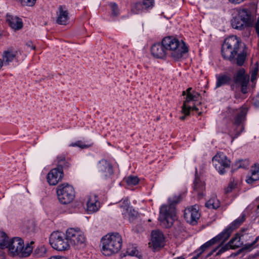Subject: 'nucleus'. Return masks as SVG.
Masks as SVG:
<instances>
[{"mask_svg":"<svg viewBox=\"0 0 259 259\" xmlns=\"http://www.w3.org/2000/svg\"><path fill=\"white\" fill-rule=\"evenodd\" d=\"M36 0H20L21 4L24 6L31 7L33 6Z\"/></svg>","mask_w":259,"mask_h":259,"instance_id":"39","label":"nucleus"},{"mask_svg":"<svg viewBox=\"0 0 259 259\" xmlns=\"http://www.w3.org/2000/svg\"><path fill=\"white\" fill-rule=\"evenodd\" d=\"M33 242L27 243L24 246L23 240L19 237H14L9 241L8 247L13 255H19L22 257H27L31 253Z\"/></svg>","mask_w":259,"mask_h":259,"instance_id":"6","label":"nucleus"},{"mask_svg":"<svg viewBox=\"0 0 259 259\" xmlns=\"http://www.w3.org/2000/svg\"><path fill=\"white\" fill-rule=\"evenodd\" d=\"M252 23L251 16L250 11L246 9L240 10L238 14L231 20V25L233 28L242 30L250 26Z\"/></svg>","mask_w":259,"mask_h":259,"instance_id":"7","label":"nucleus"},{"mask_svg":"<svg viewBox=\"0 0 259 259\" xmlns=\"http://www.w3.org/2000/svg\"><path fill=\"white\" fill-rule=\"evenodd\" d=\"M164 237L162 232L159 230L152 231L151 232V243L154 249L163 246Z\"/></svg>","mask_w":259,"mask_h":259,"instance_id":"20","label":"nucleus"},{"mask_svg":"<svg viewBox=\"0 0 259 259\" xmlns=\"http://www.w3.org/2000/svg\"><path fill=\"white\" fill-rule=\"evenodd\" d=\"M236 185L233 183L231 182L229 184L228 187H227L225 189V192L226 193H229L231 192H232V190L235 188Z\"/></svg>","mask_w":259,"mask_h":259,"instance_id":"43","label":"nucleus"},{"mask_svg":"<svg viewBox=\"0 0 259 259\" xmlns=\"http://www.w3.org/2000/svg\"><path fill=\"white\" fill-rule=\"evenodd\" d=\"M185 116H181V117H180V119H181V120H184V119H185Z\"/></svg>","mask_w":259,"mask_h":259,"instance_id":"52","label":"nucleus"},{"mask_svg":"<svg viewBox=\"0 0 259 259\" xmlns=\"http://www.w3.org/2000/svg\"><path fill=\"white\" fill-rule=\"evenodd\" d=\"M250 172L251 175L246 177V182L249 184H251L259 180V163H254L251 167Z\"/></svg>","mask_w":259,"mask_h":259,"instance_id":"23","label":"nucleus"},{"mask_svg":"<svg viewBox=\"0 0 259 259\" xmlns=\"http://www.w3.org/2000/svg\"><path fill=\"white\" fill-rule=\"evenodd\" d=\"M110 6L112 9V15L115 16H117L119 14V11L117 4L115 3H111Z\"/></svg>","mask_w":259,"mask_h":259,"instance_id":"40","label":"nucleus"},{"mask_svg":"<svg viewBox=\"0 0 259 259\" xmlns=\"http://www.w3.org/2000/svg\"><path fill=\"white\" fill-rule=\"evenodd\" d=\"M101 244L102 252L105 255L116 253L121 248V236L117 232L109 233L102 238Z\"/></svg>","mask_w":259,"mask_h":259,"instance_id":"5","label":"nucleus"},{"mask_svg":"<svg viewBox=\"0 0 259 259\" xmlns=\"http://www.w3.org/2000/svg\"><path fill=\"white\" fill-rule=\"evenodd\" d=\"M219 248H220V246H218L214 248L213 250H212L210 252H209L207 255V257H209L211 256L214 252H215Z\"/></svg>","mask_w":259,"mask_h":259,"instance_id":"46","label":"nucleus"},{"mask_svg":"<svg viewBox=\"0 0 259 259\" xmlns=\"http://www.w3.org/2000/svg\"><path fill=\"white\" fill-rule=\"evenodd\" d=\"M48 259H66L64 257H57V256H51Z\"/></svg>","mask_w":259,"mask_h":259,"instance_id":"50","label":"nucleus"},{"mask_svg":"<svg viewBox=\"0 0 259 259\" xmlns=\"http://www.w3.org/2000/svg\"><path fill=\"white\" fill-rule=\"evenodd\" d=\"M168 55L175 60H179L188 52V49L183 41H180L174 36H166L162 39Z\"/></svg>","mask_w":259,"mask_h":259,"instance_id":"3","label":"nucleus"},{"mask_svg":"<svg viewBox=\"0 0 259 259\" xmlns=\"http://www.w3.org/2000/svg\"><path fill=\"white\" fill-rule=\"evenodd\" d=\"M220 206L219 200L215 197H212L205 203V206L210 209H217Z\"/></svg>","mask_w":259,"mask_h":259,"instance_id":"29","label":"nucleus"},{"mask_svg":"<svg viewBox=\"0 0 259 259\" xmlns=\"http://www.w3.org/2000/svg\"><path fill=\"white\" fill-rule=\"evenodd\" d=\"M47 251L46 248L44 246H42L38 249V251L37 250H35V252L38 254V255L39 256H43L45 255Z\"/></svg>","mask_w":259,"mask_h":259,"instance_id":"41","label":"nucleus"},{"mask_svg":"<svg viewBox=\"0 0 259 259\" xmlns=\"http://www.w3.org/2000/svg\"><path fill=\"white\" fill-rule=\"evenodd\" d=\"M100 208V202L96 195L90 196L87 203V210L88 213L91 214L97 211Z\"/></svg>","mask_w":259,"mask_h":259,"instance_id":"22","label":"nucleus"},{"mask_svg":"<svg viewBox=\"0 0 259 259\" xmlns=\"http://www.w3.org/2000/svg\"><path fill=\"white\" fill-rule=\"evenodd\" d=\"M127 252L128 253V254L130 255L137 256L138 253V251L137 250H136V249H132V250H131L130 249H128Z\"/></svg>","mask_w":259,"mask_h":259,"instance_id":"44","label":"nucleus"},{"mask_svg":"<svg viewBox=\"0 0 259 259\" xmlns=\"http://www.w3.org/2000/svg\"><path fill=\"white\" fill-rule=\"evenodd\" d=\"M69 19V13L64 6H59L57 12L56 22L60 25H65Z\"/></svg>","mask_w":259,"mask_h":259,"instance_id":"21","label":"nucleus"},{"mask_svg":"<svg viewBox=\"0 0 259 259\" xmlns=\"http://www.w3.org/2000/svg\"><path fill=\"white\" fill-rule=\"evenodd\" d=\"M174 259H185V258L183 256H179Z\"/></svg>","mask_w":259,"mask_h":259,"instance_id":"51","label":"nucleus"},{"mask_svg":"<svg viewBox=\"0 0 259 259\" xmlns=\"http://www.w3.org/2000/svg\"><path fill=\"white\" fill-rule=\"evenodd\" d=\"M16 57L15 54L11 50H8L3 52L2 54V65L7 66L12 62Z\"/></svg>","mask_w":259,"mask_h":259,"instance_id":"25","label":"nucleus"},{"mask_svg":"<svg viewBox=\"0 0 259 259\" xmlns=\"http://www.w3.org/2000/svg\"><path fill=\"white\" fill-rule=\"evenodd\" d=\"M247 111L248 108L245 106H242L238 109L228 108L227 112L229 116L233 118L232 121L234 131H230L229 132L232 139L231 142H233L234 140L242 132L244 129L243 122L245 120Z\"/></svg>","mask_w":259,"mask_h":259,"instance_id":"4","label":"nucleus"},{"mask_svg":"<svg viewBox=\"0 0 259 259\" xmlns=\"http://www.w3.org/2000/svg\"><path fill=\"white\" fill-rule=\"evenodd\" d=\"M259 240V236H257L255 239L250 244H245V247L247 248H249L252 247Z\"/></svg>","mask_w":259,"mask_h":259,"instance_id":"45","label":"nucleus"},{"mask_svg":"<svg viewBox=\"0 0 259 259\" xmlns=\"http://www.w3.org/2000/svg\"><path fill=\"white\" fill-rule=\"evenodd\" d=\"M145 9L144 6L142 2L136 3L133 7L132 10L135 13H139L140 12Z\"/></svg>","mask_w":259,"mask_h":259,"instance_id":"34","label":"nucleus"},{"mask_svg":"<svg viewBox=\"0 0 259 259\" xmlns=\"http://www.w3.org/2000/svg\"><path fill=\"white\" fill-rule=\"evenodd\" d=\"M7 21L8 22L10 27L15 30H19L23 27L22 21L21 19L18 17L7 15Z\"/></svg>","mask_w":259,"mask_h":259,"instance_id":"24","label":"nucleus"},{"mask_svg":"<svg viewBox=\"0 0 259 259\" xmlns=\"http://www.w3.org/2000/svg\"><path fill=\"white\" fill-rule=\"evenodd\" d=\"M31 49H35V47H34V46H32L31 47Z\"/></svg>","mask_w":259,"mask_h":259,"instance_id":"54","label":"nucleus"},{"mask_svg":"<svg viewBox=\"0 0 259 259\" xmlns=\"http://www.w3.org/2000/svg\"><path fill=\"white\" fill-rule=\"evenodd\" d=\"M255 98H257V99H259V94H257V95L256 96Z\"/></svg>","mask_w":259,"mask_h":259,"instance_id":"53","label":"nucleus"},{"mask_svg":"<svg viewBox=\"0 0 259 259\" xmlns=\"http://www.w3.org/2000/svg\"><path fill=\"white\" fill-rule=\"evenodd\" d=\"M245 220V215L242 214L240 217L234 221L231 225L227 227L223 232L219 235L214 237L217 238L215 241L217 242L219 241H222L224 242L230 237L232 231L240 226Z\"/></svg>","mask_w":259,"mask_h":259,"instance_id":"11","label":"nucleus"},{"mask_svg":"<svg viewBox=\"0 0 259 259\" xmlns=\"http://www.w3.org/2000/svg\"><path fill=\"white\" fill-rule=\"evenodd\" d=\"M254 105L256 107H259V99L255 98L254 100Z\"/></svg>","mask_w":259,"mask_h":259,"instance_id":"49","label":"nucleus"},{"mask_svg":"<svg viewBox=\"0 0 259 259\" xmlns=\"http://www.w3.org/2000/svg\"><path fill=\"white\" fill-rule=\"evenodd\" d=\"M66 239L68 240L70 245L76 246L84 243L85 237L83 233L79 230L70 228L66 231Z\"/></svg>","mask_w":259,"mask_h":259,"instance_id":"12","label":"nucleus"},{"mask_svg":"<svg viewBox=\"0 0 259 259\" xmlns=\"http://www.w3.org/2000/svg\"><path fill=\"white\" fill-rule=\"evenodd\" d=\"M249 79V75L246 73L245 70L243 68L240 69L234 76V82L241 85V92L244 94L247 93Z\"/></svg>","mask_w":259,"mask_h":259,"instance_id":"14","label":"nucleus"},{"mask_svg":"<svg viewBox=\"0 0 259 259\" xmlns=\"http://www.w3.org/2000/svg\"><path fill=\"white\" fill-rule=\"evenodd\" d=\"M192 89L191 88H189L188 89H187V90H186V92H187V95H189V94H191L192 93ZM186 95V92L185 91H184L183 92V95Z\"/></svg>","mask_w":259,"mask_h":259,"instance_id":"47","label":"nucleus"},{"mask_svg":"<svg viewBox=\"0 0 259 259\" xmlns=\"http://www.w3.org/2000/svg\"><path fill=\"white\" fill-rule=\"evenodd\" d=\"M216 77V88H220L222 85L229 83L231 80L230 77L227 75H217Z\"/></svg>","mask_w":259,"mask_h":259,"instance_id":"28","label":"nucleus"},{"mask_svg":"<svg viewBox=\"0 0 259 259\" xmlns=\"http://www.w3.org/2000/svg\"><path fill=\"white\" fill-rule=\"evenodd\" d=\"M70 146L72 147H78L81 149L86 148L89 147V146L83 144L81 141H78L75 143H72L70 145Z\"/></svg>","mask_w":259,"mask_h":259,"instance_id":"37","label":"nucleus"},{"mask_svg":"<svg viewBox=\"0 0 259 259\" xmlns=\"http://www.w3.org/2000/svg\"><path fill=\"white\" fill-rule=\"evenodd\" d=\"M96 169L99 176L105 180L111 179L113 174L112 165L104 159H102L98 162Z\"/></svg>","mask_w":259,"mask_h":259,"instance_id":"13","label":"nucleus"},{"mask_svg":"<svg viewBox=\"0 0 259 259\" xmlns=\"http://www.w3.org/2000/svg\"><path fill=\"white\" fill-rule=\"evenodd\" d=\"M194 191L198 195L199 198H202L203 195V191L205 190L204 183L201 182L199 179L196 178L194 182Z\"/></svg>","mask_w":259,"mask_h":259,"instance_id":"26","label":"nucleus"},{"mask_svg":"<svg viewBox=\"0 0 259 259\" xmlns=\"http://www.w3.org/2000/svg\"><path fill=\"white\" fill-rule=\"evenodd\" d=\"M245 0H229V1L234 4H240Z\"/></svg>","mask_w":259,"mask_h":259,"instance_id":"48","label":"nucleus"},{"mask_svg":"<svg viewBox=\"0 0 259 259\" xmlns=\"http://www.w3.org/2000/svg\"><path fill=\"white\" fill-rule=\"evenodd\" d=\"M142 3L145 10L152 8L154 6V0H143Z\"/></svg>","mask_w":259,"mask_h":259,"instance_id":"36","label":"nucleus"},{"mask_svg":"<svg viewBox=\"0 0 259 259\" xmlns=\"http://www.w3.org/2000/svg\"><path fill=\"white\" fill-rule=\"evenodd\" d=\"M174 225L175 234L178 235L180 233L184 231L185 229L183 227V224L179 221L177 220V217L176 216V219L174 221L172 225Z\"/></svg>","mask_w":259,"mask_h":259,"instance_id":"30","label":"nucleus"},{"mask_svg":"<svg viewBox=\"0 0 259 259\" xmlns=\"http://www.w3.org/2000/svg\"><path fill=\"white\" fill-rule=\"evenodd\" d=\"M200 215L198 209L194 206L186 209L184 213V216L187 221L193 225L196 224Z\"/></svg>","mask_w":259,"mask_h":259,"instance_id":"18","label":"nucleus"},{"mask_svg":"<svg viewBox=\"0 0 259 259\" xmlns=\"http://www.w3.org/2000/svg\"><path fill=\"white\" fill-rule=\"evenodd\" d=\"M163 46L162 41L161 43L153 45L151 48V52L154 57L158 59H164L167 55H168Z\"/></svg>","mask_w":259,"mask_h":259,"instance_id":"19","label":"nucleus"},{"mask_svg":"<svg viewBox=\"0 0 259 259\" xmlns=\"http://www.w3.org/2000/svg\"><path fill=\"white\" fill-rule=\"evenodd\" d=\"M63 177V169L59 168L52 169L48 174L47 180L51 185H56Z\"/></svg>","mask_w":259,"mask_h":259,"instance_id":"17","label":"nucleus"},{"mask_svg":"<svg viewBox=\"0 0 259 259\" xmlns=\"http://www.w3.org/2000/svg\"><path fill=\"white\" fill-rule=\"evenodd\" d=\"M119 205L121 208L123 209L122 211H124V210L127 209V208L131 207L130 206V201L127 199H124L122 201H120Z\"/></svg>","mask_w":259,"mask_h":259,"instance_id":"35","label":"nucleus"},{"mask_svg":"<svg viewBox=\"0 0 259 259\" xmlns=\"http://www.w3.org/2000/svg\"><path fill=\"white\" fill-rule=\"evenodd\" d=\"M255 65L256 66L254 67L251 73V80L252 81L256 79V75L258 72L257 62L255 63Z\"/></svg>","mask_w":259,"mask_h":259,"instance_id":"42","label":"nucleus"},{"mask_svg":"<svg viewBox=\"0 0 259 259\" xmlns=\"http://www.w3.org/2000/svg\"><path fill=\"white\" fill-rule=\"evenodd\" d=\"M124 181L128 185L134 186L138 184L139 179L136 176H130L124 178Z\"/></svg>","mask_w":259,"mask_h":259,"instance_id":"33","label":"nucleus"},{"mask_svg":"<svg viewBox=\"0 0 259 259\" xmlns=\"http://www.w3.org/2000/svg\"><path fill=\"white\" fill-rule=\"evenodd\" d=\"M240 41L236 36H231L226 38L222 47V54L224 59L230 61L232 63H236L238 66H242L246 58V53L241 52L237 54L239 50Z\"/></svg>","mask_w":259,"mask_h":259,"instance_id":"1","label":"nucleus"},{"mask_svg":"<svg viewBox=\"0 0 259 259\" xmlns=\"http://www.w3.org/2000/svg\"><path fill=\"white\" fill-rule=\"evenodd\" d=\"M57 194L58 200L63 204L70 203L75 197L73 187L68 184L59 185L57 188Z\"/></svg>","mask_w":259,"mask_h":259,"instance_id":"9","label":"nucleus"},{"mask_svg":"<svg viewBox=\"0 0 259 259\" xmlns=\"http://www.w3.org/2000/svg\"><path fill=\"white\" fill-rule=\"evenodd\" d=\"M247 229H242L240 231L236 233L235 236L228 242L231 249H236L241 246L243 243L244 240L246 239V237L247 234L245 233Z\"/></svg>","mask_w":259,"mask_h":259,"instance_id":"16","label":"nucleus"},{"mask_svg":"<svg viewBox=\"0 0 259 259\" xmlns=\"http://www.w3.org/2000/svg\"><path fill=\"white\" fill-rule=\"evenodd\" d=\"M123 218L128 220L130 222H133L138 216V213L132 207H130L122 212Z\"/></svg>","mask_w":259,"mask_h":259,"instance_id":"27","label":"nucleus"},{"mask_svg":"<svg viewBox=\"0 0 259 259\" xmlns=\"http://www.w3.org/2000/svg\"><path fill=\"white\" fill-rule=\"evenodd\" d=\"M199 96L200 94L194 91H192V93L191 94L187 95L186 100L184 101L182 106V112L183 113H184L186 115H188L189 114L191 110L195 111L198 110V108H197L195 106L192 107L188 105V103L190 101H195L198 100Z\"/></svg>","mask_w":259,"mask_h":259,"instance_id":"15","label":"nucleus"},{"mask_svg":"<svg viewBox=\"0 0 259 259\" xmlns=\"http://www.w3.org/2000/svg\"><path fill=\"white\" fill-rule=\"evenodd\" d=\"M181 195H175L169 198V205H162L160 208L158 220L160 225L165 228H169L176 219V210L175 206L181 201Z\"/></svg>","mask_w":259,"mask_h":259,"instance_id":"2","label":"nucleus"},{"mask_svg":"<svg viewBox=\"0 0 259 259\" xmlns=\"http://www.w3.org/2000/svg\"><path fill=\"white\" fill-rule=\"evenodd\" d=\"M58 165L56 168L63 169V168L69 167V163L65 161V157L63 155L57 157Z\"/></svg>","mask_w":259,"mask_h":259,"instance_id":"32","label":"nucleus"},{"mask_svg":"<svg viewBox=\"0 0 259 259\" xmlns=\"http://www.w3.org/2000/svg\"><path fill=\"white\" fill-rule=\"evenodd\" d=\"M230 249H231V248L229 243H228L220 248L219 251L217 252L216 255H219Z\"/></svg>","mask_w":259,"mask_h":259,"instance_id":"38","label":"nucleus"},{"mask_svg":"<svg viewBox=\"0 0 259 259\" xmlns=\"http://www.w3.org/2000/svg\"><path fill=\"white\" fill-rule=\"evenodd\" d=\"M212 164L220 175L226 172L230 167L231 161L223 152H218L212 159Z\"/></svg>","mask_w":259,"mask_h":259,"instance_id":"10","label":"nucleus"},{"mask_svg":"<svg viewBox=\"0 0 259 259\" xmlns=\"http://www.w3.org/2000/svg\"><path fill=\"white\" fill-rule=\"evenodd\" d=\"M9 238L4 232H0V248H7L9 243Z\"/></svg>","mask_w":259,"mask_h":259,"instance_id":"31","label":"nucleus"},{"mask_svg":"<svg viewBox=\"0 0 259 259\" xmlns=\"http://www.w3.org/2000/svg\"><path fill=\"white\" fill-rule=\"evenodd\" d=\"M50 243L53 248L58 251H64L69 249L70 244L66 239V234L57 231L53 232L50 237Z\"/></svg>","mask_w":259,"mask_h":259,"instance_id":"8","label":"nucleus"}]
</instances>
